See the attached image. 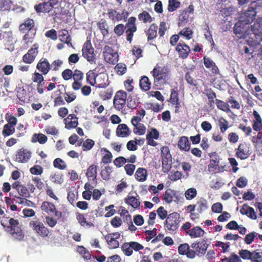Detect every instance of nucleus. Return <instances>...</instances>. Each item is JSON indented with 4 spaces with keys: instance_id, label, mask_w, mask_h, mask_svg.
I'll list each match as a JSON object with an SVG mask.
<instances>
[{
    "instance_id": "obj_1",
    "label": "nucleus",
    "mask_w": 262,
    "mask_h": 262,
    "mask_svg": "<svg viewBox=\"0 0 262 262\" xmlns=\"http://www.w3.org/2000/svg\"><path fill=\"white\" fill-rule=\"evenodd\" d=\"M256 16V11L251 8L245 12L234 27V33L239 38H245L251 46L259 45L262 41V18L257 19L250 26Z\"/></svg>"
},
{
    "instance_id": "obj_2",
    "label": "nucleus",
    "mask_w": 262,
    "mask_h": 262,
    "mask_svg": "<svg viewBox=\"0 0 262 262\" xmlns=\"http://www.w3.org/2000/svg\"><path fill=\"white\" fill-rule=\"evenodd\" d=\"M154 77V83L156 86L169 84L171 80V74L165 66L157 65L151 72Z\"/></svg>"
},
{
    "instance_id": "obj_3",
    "label": "nucleus",
    "mask_w": 262,
    "mask_h": 262,
    "mask_svg": "<svg viewBox=\"0 0 262 262\" xmlns=\"http://www.w3.org/2000/svg\"><path fill=\"white\" fill-rule=\"evenodd\" d=\"M1 224L14 239L20 241L24 238V235L19 227L18 220L13 217H4L1 221Z\"/></svg>"
},
{
    "instance_id": "obj_4",
    "label": "nucleus",
    "mask_w": 262,
    "mask_h": 262,
    "mask_svg": "<svg viewBox=\"0 0 262 262\" xmlns=\"http://www.w3.org/2000/svg\"><path fill=\"white\" fill-rule=\"evenodd\" d=\"M161 157L162 171L164 172H167L170 169L172 164V157L167 146H163L161 148Z\"/></svg>"
},
{
    "instance_id": "obj_5",
    "label": "nucleus",
    "mask_w": 262,
    "mask_h": 262,
    "mask_svg": "<svg viewBox=\"0 0 262 262\" xmlns=\"http://www.w3.org/2000/svg\"><path fill=\"white\" fill-rule=\"evenodd\" d=\"M29 227L37 235L41 237L47 236L49 233L48 229L43 223L39 220H32L29 223Z\"/></svg>"
},
{
    "instance_id": "obj_6",
    "label": "nucleus",
    "mask_w": 262,
    "mask_h": 262,
    "mask_svg": "<svg viewBox=\"0 0 262 262\" xmlns=\"http://www.w3.org/2000/svg\"><path fill=\"white\" fill-rule=\"evenodd\" d=\"M57 2L58 0H45L43 3L35 5L34 8L38 13H49Z\"/></svg>"
},
{
    "instance_id": "obj_7",
    "label": "nucleus",
    "mask_w": 262,
    "mask_h": 262,
    "mask_svg": "<svg viewBox=\"0 0 262 262\" xmlns=\"http://www.w3.org/2000/svg\"><path fill=\"white\" fill-rule=\"evenodd\" d=\"M82 51L83 56L88 61L91 63L94 62L95 54L94 49L91 42L86 41L84 43Z\"/></svg>"
},
{
    "instance_id": "obj_8",
    "label": "nucleus",
    "mask_w": 262,
    "mask_h": 262,
    "mask_svg": "<svg viewBox=\"0 0 262 262\" xmlns=\"http://www.w3.org/2000/svg\"><path fill=\"white\" fill-rule=\"evenodd\" d=\"M179 214L173 212L169 214L166 221V228L168 230L174 231L178 228Z\"/></svg>"
},
{
    "instance_id": "obj_9",
    "label": "nucleus",
    "mask_w": 262,
    "mask_h": 262,
    "mask_svg": "<svg viewBox=\"0 0 262 262\" xmlns=\"http://www.w3.org/2000/svg\"><path fill=\"white\" fill-rule=\"evenodd\" d=\"M127 98V94L123 91H118L114 98V104L118 110L122 109L125 105Z\"/></svg>"
},
{
    "instance_id": "obj_10",
    "label": "nucleus",
    "mask_w": 262,
    "mask_h": 262,
    "mask_svg": "<svg viewBox=\"0 0 262 262\" xmlns=\"http://www.w3.org/2000/svg\"><path fill=\"white\" fill-rule=\"evenodd\" d=\"M31 152L25 148L19 149L15 155V160L19 163H26L31 158Z\"/></svg>"
},
{
    "instance_id": "obj_11",
    "label": "nucleus",
    "mask_w": 262,
    "mask_h": 262,
    "mask_svg": "<svg viewBox=\"0 0 262 262\" xmlns=\"http://www.w3.org/2000/svg\"><path fill=\"white\" fill-rule=\"evenodd\" d=\"M120 238V234L118 232L108 234L105 236L107 244L111 249H115L119 247L118 239Z\"/></svg>"
},
{
    "instance_id": "obj_12",
    "label": "nucleus",
    "mask_w": 262,
    "mask_h": 262,
    "mask_svg": "<svg viewBox=\"0 0 262 262\" xmlns=\"http://www.w3.org/2000/svg\"><path fill=\"white\" fill-rule=\"evenodd\" d=\"M251 154L250 145L246 143H241L237 149L236 156L242 160L247 159Z\"/></svg>"
},
{
    "instance_id": "obj_13",
    "label": "nucleus",
    "mask_w": 262,
    "mask_h": 262,
    "mask_svg": "<svg viewBox=\"0 0 262 262\" xmlns=\"http://www.w3.org/2000/svg\"><path fill=\"white\" fill-rule=\"evenodd\" d=\"M159 137V133L155 128H151L148 130L146 136V139L148 145L152 146H156L158 145L157 142L154 140H157Z\"/></svg>"
},
{
    "instance_id": "obj_14",
    "label": "nucleus",
    "mask_w": 262,
    "mask_h": 262,
    "mask_svg": "<svg viewBox=\"0 0 262 262\" xmlns=\"http://www.w3.org/2000/svg\"><path fill=\"white\" fill-rule=\"evenodd\" d=\"M38 46L34 44L33 47L30 49L28 53L25 54L23 57V60L26 63H31L35 59L38 54Z\"/></svg>"
},
{
    "instance_id": "obj_15",
    "label": "nucleus",
    "mask_w": 262,
    "mask_h": 262,
    "mask_svg": "<svg viewBox=\"0 0 262 262\" xmlns=\"http://www.w3.org/2000/svg\"><path fill=\"white\" fill-rule=\"evenodd\" d=\"M96 88H105L108 85V78L107 75L103 72L97 74L96 77Z\"/></svg>"
},
{
    "instance_id": "obj_16",
    "label": "nucleus",
    "mask_w": 262,
    "mask_h": 262,
    "mask_svg": "<svg viewBox=\"0 0 262 262\" xmlns=\"http://www.w3.org/2000/svg\"><path fill=\"white\" fill-rule=\"evenodd\" d=\"M189 248L188 244H181L178 247V252L181 255H186L189 258H193L195 256V252Z\"/></svg>"
},
{
    "instance_id": "obj_17",
    "label": "nucleus",
    "mask_w": 262,
    "mask_h": 262,
    "mask_svg": "<svg viewBox=\"0 0 262 262\" xmlns=\"http://www.w3.org/2000/svg\"><path fill=\"white\" fill-rule=\"evenodd\" d=\"M36 68L41 72L42 74L46 75L50 69V65L47 59L42 58L37 64Z\"/></svg>"
},
{
    "instance_id": "obj_18",
    "label": "nucleus",
    "mask_w": 262,
    "mask_h": 262,
    "mask_svg": "<svg viewBox=\"0 0 262 262\" xmlns=\"http://www.w3.org/2000/svg\"><path fill=\"white\" fill-rule=\"evenodd\" d=\"M65 127L67 129L75 128L78 125V118L74 115H69L64 120Z\"/></svg>"
},
{
    "instance_id": "obj_19",
    "label": "nucleus",
    "mask_w": 262,
    "mask_h": 262,
    "mask_svg": "<svg viewBox=\"0 0 262 262\" xmlns=\"http://www.w3.org/2000/svg\"><path fill=\"white\" fill-rule=\"evenodd\" d=\"M130 134V130L125 124H120L116 129V135L120 137H127Z\"/></svg>"
},
{
    "instance_id": "obj_20",
    "label": "nucleus",
    "mask_w": 262,
    "mask_h": 262,
    "mask_svg": "<svg viewBox=\"0 0 262 262\" xmlns=\"http://www.w3.org/2000/svg\"><path fill=\"white\" fill-rule=\"evenodd\" d=\"M240 212L242 214L246 215L251 219L255 220L257 218L256 213L254 209L246 204L243 205Z\"/></svg>"
},
{
    "instance_id": "obj_21",
    "label": "nucleus",
    "mask_w": 262,
    "mask_h": 262,
    "mask_svg": "<svg viewBox=\"0 0 262 262\" xmlns=\"http://www.w3.org/2000/svg\"><path fill=\"white\" fill-rule=\"evenodd\" d=\"M163 199L166 203H170L172 201H177L178 196L176 191L171 189H168L165 192Z\"/></svg>"
},
{
    "instance_id": "obj_22",
    "label": "nucleus",
    "mask_w": 262,
    "mask_h": 262,
    "mask_svg": "<svg viewBox=\"0 0 262 262\" xmlns=\"http://www.w3.org/2000/svg\"><path fill=\"white\" fill-rule=\"evenodd\" d=\"M41 210L49 214H52L55 213L56 215H57L58 212L56 211V208L52 203L49 202H43L41 206Z\"/></svg>"
},
{
    "instance_id": "obj_23",
    "label": "nucleus",
    "mask_w": 262,
    "mask_h": 262,
    "mask_svg": "<svg viewBox=\"0 0 262 262\" xmlns=\"http://www.w3.org/2000/svg\"><path fill=\"white\" fill-rule=\"evenodd\" d=\"M186 233L191 238L200 237L204 235L205 231L200 227L196 226L191 229L186 231Z\"/></svg>"
},
{
    "instance_id": "obj_24",
    "label": "nucleus",
    "mask_w": 262,
    "mask_h": 262,
    "mask_svg": "<svg viewBox=\"0 0 262 262\" xmlns=\"http://www.w3.org/2000/svg\"><path fill=\"white\" fill-rule=\"evenodd\" d=\"M176 50L182 58H186L190 52V49L188 46L185 44H179L176 48Z\"/></svg>"
},
{
    "instance_id": "obj_25",
    "label": "nucleus",
    "mask_w": 262,
    "mask_h": 262,
    "mask_svg": "<svg viewBox=\"0 0 262 262\" xmlns=\"http://www.w3.org/2000/svg\"><path fill=\"white\" fill-rule=\"evenodd\" d=\"M253 115L254 117L253 124V129L259 131L262 129V119L257 111H254Z\"/></svg>"
},
{
    "instance_id": "obj_26",
    "label": "nucleus",
    "mask_w": 262,
    "mask_h": 262,
    "mask_svg": "<svg viewBox=\"0 0 262 262\" xmlns=\"http://www.w3.org/2000/svg\"><path fill=\"white\" fill-rule=\"evenodd\" d=\"M126 204L130 205L135 209H138L140 206L141 202L139 201L138 196H133L128 195L125 199Z\"/></svg>"
},
{
    "instance_id": "obj_27",
    "label": "nucleus",
    "mask_w": 262,
    "mask_h": 262,
    "mask_svg": "<svg viewBox=\"0 0 262 262\" xmlns=\"http://www.w3.org/2000/svg\"><path fill=\"white\" fill-rule=\"evenodd\" d=\"M204 64L206 68L210 69L212 73H219V70L218 68L216 67L215 63L209 58L204 57Z\"/></svg>"
},
{
    "instance_id": "obj_28",
    "label": "nucleus",
    "mask_w": 262,
    "mask_h": 262,
    "mask_svg": "<svg viewBox=\"0 0 262 262\" xmlns=\"http://www.w3.org/2000/svg\"><path fill=\"white\" fill-rule=\"evenodd\" d=\"M86 175L90 181L96 182L97 177V166L95 165H91L88 169Z\"/></svg>"
},
{
    "instance_id": "obj_29",
    "label": "nucleus",
    "mask_w": 262,
    "mask_h": 262,
    "mask_svg": "<svg viewBox=\"0 0 262 262\" xmlns=\"http://www.w3.org/2000/svg\"><path fill=\"white\" fill-rule=\"evenodd\" d=\"M190 142L187 137L183 136L178 141V146L181 150L188 151L190 149Z\"/></svg>"
},
{
    "instance_id": "obj_30",
    "label": "nucleus",
    "mask_w": 262,
    "mask_h": 262,
    "mask_svg": "<svg viewBox=\"0 0 262 262\" xmlns=\"http://www.w3.org/2000/svg\"><path fill=\"white\" fill-rule=\"evenodd\" d=\"M59 33L58 37L60 41L72 46V43L71 42V38L67 30H61L59 31Z\"/></svg>"
},
{
    "instance_id": "obj_31",
    "label": "nucleus",
    "mask_w": 262,
    "mask_h": 262,
    "mask_svg": "<svg viewBox=\"0 0 262 262\" xmlns=\"http://www.w3.org/2000/svg\"><path fill=\"white\" fill-rule=\"evenodd\" d=\"M136 180L139 182H144L147 178L146 170L143 168H139L135 173Z\"/></svg>"
},
{
    "instance_id": "obj_32",
    "label": "nucleus",
    "mask_w": 262,
    "mask_h": 262,
    "mask_svg": "<svg viewBox=\"0 0 262 262\" xmlns=\"http://www.w3.org/2000/svg\"><path fill=\"white\" fill-rule=\"evenodd\" d=\"M76 217L78 223L81 225V226L86 228H89L94 226V225L92 222L86 220L83 214L78 213L77 214Z\"/></svg>"
},
{
    "instance_id": "obj_33",
    "label": "nucleus",
    "mask_w": 262,
    "mask_h": 262,
    "mask_svg": "<svg viewBox=\"0 0 262 262\" xmlns=\"http://www.w3.org/2000/svg\"><path fill=\"white\" fill-rule=\"evenodd\" d=\"M140 86L144 91H147L150 89L151 83L147 76H144L141 78L140 80Z\"/></svg>"
},
{
    "instance_id": "obj_34",
    "label": "nucleus",
    "mask_w": 262,
    "mask_h": 262,
    "mask_svg": "<svg viewBox=\"0 0 262 262\" xmlns=\"http://www.w3.org/2000/svg\"><path fill=\"white\" fill-rule=\"evenodd\" d=\"M47 139V137L42 134H34L32 136L31 141L33 143L38 142L40 144H44Z\"/></svg>"
},
{
    "instance_id": "obj_35",
    "label": "nucleus",
    "mask_w": 262,
    "mask_h": 262,
    "mask_svg": "<svg viewBox=\"0 0 262 262\" xmlns=\"http://www.w3.org/2000/svg\"><path fill=\"white\" fill-rule=\"evenodd\" d=\"M134 128L133 129L134 133L136 135L142 136L145 134L146 132L145 126L141 123L134 125Z\"/></svg>"
},
{
    "instance_id": "obj_36",
    "label": "nucleus",
    "mask_w": 262,
    "mask_h": 262,
    "mask_svg": "<svg viewBox=\"0 0 262 262\" xmlns=\"http://www.w3.org/2000/svg\"><path fill=\"white\" fill-rule=\"evenodd\" d=\"M97 74L94 71H90L86 73V81L92 86L96 85Z\"/></svg>"
},
{
    "instance_id": "obj_37",
    "label": "nucleus",
    "mask_w": 262,
    "mask_h": 262,
    "mask_svg": "<svg viewBox=\"0 0 262 262\" xmlns=\"http://www.w3.org/2000/svg\"><path fill=\"white\" fill-rule=\"evenodd\" d=\"M33 26V20L32 19H28L23 24L20 25L19 29L23 31L25 30H30Z\"/></svg>"
},
{
    "instance_id": "obj_38",
    "label": "nucleus",
    "mask_w": 262,
    "mask_h": 262,
    "mask_svg": "<svg viewBox=\"0 0 262 262\" xmlns=\"http://www.w3.org/2000/svg\"><path fill=\"white\" fill-rule=\"evenodd\" d=\"M196 206L198 210L201 212L206 210L208 208L207 201L203 198L200 199L197 202Z\"/></svg>"
},
{
    "instance_id": "obj_39",
    "label": "nucleus",
    "mask_w": 262,
    "mask_h": 262,
    "mask_svg": "<svg viewBox=\"0 0 262 262\" xmlns=\"http://www.w3.org/2000/svg\"><path fill=\"white\" fill-rule=\"evenodd\" d=\"M121 249L126 256H131L133 253L130 242L124 243L121 247Z\"/></svg>"
},
{
    "instance_id": "obj_40",
    "label": "nucleus",
    "mask_w": 262,
    "mask_h": 262,
    "mask_svg": "<svg viewBox=\"0 0 262 262\" xmlns=\"http://www.w3.org/2000/svg\"><path fill=\"white\" fill-rule=\"evenodd\" d=\"M215 104L217 107L223 111L225 112H229L230 111L229 104L222 100L216 99Z\"/></svg>"
},
{
    "instance_id": "obj_41",
    "label": "nucleus",
    "mask_w": 262,
    "mask_h": 262,
    "mask_svg": "<svg viewBox=\"0 0 262 262\" xmlns=\"http://www.w3.org/2000/svg\"><path fill=\"white\" fill-rule=\"evenodd\" d=\"M197 194V191L195 188H190L185 192V196L187 200L193 199Z\"/></svg>"
},
{
    "instance_id": "obj_42",
    "label": "nucleus",
    "mask_w": 262,
    "mask_h": 262,
    "mask_svg": "<svg viewBox=\"0 0 262 262\" xmlns=\"http://www.w3.org/2000/svg\"><path fill=\"white\" fill-rule=\"evenodd\" d=\"M219 125L222 133H224L229 128V123L227 120L221 117L219 119Z\"/></svg>"
},
{
    "instance_id": "obj_43",
    "label": "nucleus",
    "mask_w": 262,
    "mask_h": 262,
    "mask_svg": "<svg viewBox=\"0 0 262 262\" xmlns=\"http://www.w3.org/2000/svg\"><path fill=\"white\" fill-rule=\"evenodd\" d=\"M13 2L11 0H0V10H10L12 8Z\"/></svg>"
},
{
    "instance_id": "obj_44",
    "label": "nucleus",
    "mask_w": 262,
    "mask_h": 262,
    "mask_svg": "<svg viewBox=\"0 0 262 262\" xmlns=\"http://www.w3.org/2000/svg\"><path fill=\"white\" fill-rule=\"evenodd\" d=\"M14 132V127L6 124L4 126L2 134L4 137H6L12 135Z\"/></svg>"
},
{
    "instance_id": "obj_45",
    "label": "nucleus",
    "mask_w": 262,
    "mask_h": 262,
    "mask_svg": "<svg viewBox=\"0 0 262 262\" xmlns=\"http://www.w3.org/2000/svg\"><path fill=\"white\" fill-rule=\"evenodd\" d=\"M192 31L190 28H185L180 32L179 35L187 39H190L192 37Z\"/></svg>"
},
{
    "instance_id": "obj_46",
    "label": "nucleus",
    "mask_w": 262,
    "mask_h": 262,
    "mask_svg": "<svg viewBox=\"0 0 262 262\" xmlns=\"http://www.w3.org/2000/svg\"><path fill=\"white\" fill-rule=\"evenodd\" d=\"M157 27L152 24L150 26L147 31V35L149 39H152L156 37L157 34Z\"/></svg>"
},
{
    "instance_id": "obj_47",
    "label": "nucleus",
    "mask_w": 262,
    "mask_h": 262,
    "mask_svg": "<svg viewBox=\"0 0 262 262\" xmlns=\"http://www.w3.org/2000/svg\"><path fill=\"white\" fill-rule=\"evenodd\" d=\"M180 6V2L179 0H169L168 10L169 12H173L178 8Z\"/></svg>"
},
{
    "instance_id": "obj_48",
    "label": "nucleus",
    "mask_w": 262,
    "mask_h": 262,
    "mask_svg": "<svg viewBox=\"0 0 262 262\" xmlns=\"http://www.w3.org/2000/svg\"><path fill=\"white\" fill-rule=\"evenodd\" d=\"M261 252H257L256 251L250 252V260L253 262H259L261 260Z\"/></svg>"
},
{
    "instance_id": "obj_49",
    "label": "nucleus",
    "mask_w": 262,
    "mask_h": 262,
    "mask_svg": "<svg viewBox=\"0 0 262 262\" xmlns=\"http://www.w3.org/2000/svg\"><path fill=\"white\" fill-rule=\"evenodd\" d=\"M32 79L34 82L37 83L38 85H42L44 79L42 75L38 72H35L32 76Z\"/></svg>"
},
{
    "instance_id": "obj_50",
    "label": "nucleus",
    "mask_w": 262,
    "mask_h": 262,
    "mask_svg": "<svg viewBox=\"0 0 262 262\" xmlns=\"http://www.w3.org/2000/svg\"><path fill=\"white\" fill-rule=\"evenodd\" d=\"M138 18L140 20L143 21L145 23H150L152 21L151 17L149 13L146 11L140 13L138 16Z\"/></svg>"
},
{
    "instance_id": "obj_51",
    "label": "nucleus",
    "mask_w": 262,
    "mask_h": 262,
    "mask_svg": "<svg viewBox=\"0 0 262 262\" xmlns=\"http://www.w3.org/2000/svg\"><path fill=\"white\" fill-rule=\"evenodd\" d=\"M50 180L55 183L61 184L63 182L62 176L60 173H53L50 176Z\"/></svg>"
},
{
    "instance_id": "obj_52",
    "label": "nucleus",
    "mask_w": 262,
    "mask_h": 262,
    "mask_svg": "<svg viewBox=\"0 0 262 262\" xmlns=\"http://www.w3.org/2000/svg\"><path fill=\"white\" fill-rule=\"evenodd\" d=\"M109 55L110 56H108V58H106V56L104 57L105 60L110 63L115 64L118 58V53L117 52H113Z\"/></svg>"
},
{
    "instance_id": "obj_53",
    "label": "nucleus",
    "mask_w": 262,
    "mask_h": 262,
    "mask_svg": "<svg viewBox=\"0 0 262 262\" xmlns=\"http://www.w3.org/2000/svg\"><path fill=\"white\" fill-rule=\"evenodd\" d=\"M53 164L55 167L60 169H64L66 167V164L62 159L56 158L54 160Z\"/></svg>"
},
{
    "instance_id": "obj_54",
    "label": "nucleus",
    "mask_w": 262,
    "mask_h": 262,
    "mask_svg": "<svg viewBox=\"0 0 262 262\" xmlns=\"http://www.w3.org/2000/svg\"><path fill=\"white\" fill-rule=\"evenodd\" d=\"M115 69L118 75H122L125 73L126 67L125 64L119 63L116 66Z\"/></svg>"
},
{
    "instance_id": "obj_55",
    "label": "nucleus",
    "mask_w": 262,
    "mask_h": 262,
    "mask_svg": "<svg viewBox=\"0 0 262 262\" xmlns=\"http://www.w3.org/2000/svg\"><path fill=\"white\" fill-rule=\"evenodd\" d=\"M224 261L226 262H243L240 257L234 253H232L229 257L225 258Z\"/></svg>"
},
{
    "instance_id": "obj_56",
    "label": "nucleus",
    "mask_w": 262,
    "mask_h": 262,
    "mask_svg": "<svg viewBox=\"0 0 262 262\" xmlns=\"http://www.w3.org/2000/svg\"><path fill=\"white\" fill-rule=\"evenodd\" d=\"M94 145V142L91 139L86 140L83 143L82 148L83 150H90Z\"/></svg>"
},
{
    "instance_id": "obj_57",
    "label": "nucleus",
    "mask_w": 262,
    "mask_h": 262,
    "mask_svg": "<svg viewBox=\"0 0 262 262\" xmlns=\"http://www.w3.org/2000/svg\"><path fill=\"white\" fill-rule=\"evenodd\" d=\"M30 171L32 174L40 175L43 172V168L38 165H36L30 169Z\"/></svg>"
},
{
    "instance_id": "obj_58",
    "label": "nucleus",
    "mask_w": 262,
    "mask_h": 262,
    "mask_svg": "<svg viewBox=\"0 0 262 262\" xmlns=\"http://www.w3.org/2000/svg\"><path fill=\"white\" fill-rule=\"evenodd\" d=\"M257 235V233L255 232L248 234L245 237V242L248 245L251 244Z\"/></svg>"
},
{
    "instance_id": "obj_59",
    "label": "nucleus",
    "mask_w": 262,
    "mask_h": 262,
    "mask_svg": "<svg viewBox=\"0 0 262 262\" xmlns=\"http://www.w3.org/2000/svg\"><path fill=\"white\" fill-rule=\"evenodd\" d=\"M73 78L74 81H81L83 78V74L81 71L75 70L73 74Z\"/></svg>"
},
{
    "instance_id": "obj_60",
    "label": "nucleus",
    "mask_w": 262,
    "mask_h": 262,
    "mask_svg": "<svg viewBox=\"0 0 262 262\" xmlns=\"http://www.w3.org/2000/svg\"><path fill=\"white\" fill-rule=\"evenodd\" d=\"M130 243L133 251L134 250L136 252H139L140 250L144 249V246L137 242H130Z\"/></svg>"
},
{
    "instance_id": "obj_61",
    "label": "nucleus",
    "mask_w": 262,
    "mask_h": 262,
    "mask_svg": "<svg viewBox=\"0 0 262 262\" xmlns=\"http://www.w3.org/2000/svg\"><path fill=\"white\" fill-rule=\"evenodd\" d=\"M182 174L180 172L177 171L174 172H170L169 174V179L171 181H176L181 179Z\"/></svg>"
},
{
    "instance_id": "obj_62",
    "label": "nucleus",
    "mask_w": 262,
    "mask_h": 262,
    "mask_svg": "<svg viewBox=\"0 0 262 262\" xmlns=\"http://www.w3.org/2000/svg\"><path fill=\"white\" fill-rule=\"evenodd\" d=\"M238 254L241 258L243 259L248 260L250 258V251L248 250H241L239 251Z\"/></svg>"
},
{
    "instance_id": "obj_63",
    "label": "nucleus",
    "mask_w": 262,
    "mask_h": 262,
    "mask_svg": "<svg viewBox=\"0 0 262 262\" xmlns=\"http://www.w3.org/2000/svg\"><path fill=\"white\" fill-rule=\"evenodd\" d=\"M127 161V159L123 157L117 158L114 161V164L118 167L122 166Z\"/></svg>"
},
{
    "instance_id": "obj_64",
    "label": "nucleus",
    "mask_w": 262,
    "mask_h": 262,
    "mask_svg": "<svg viewBox=\"0 0 262 262\" xmlns=\"http://www.w3.org/2000/svg\"><path fill=\"white\" fill-rule=\"evenodd\" d=\"M124 31V27L123 24H119L117 25L114 28V32L115 34L120 36L123 34Z\"/></svg>"
}]
</instances>
